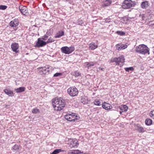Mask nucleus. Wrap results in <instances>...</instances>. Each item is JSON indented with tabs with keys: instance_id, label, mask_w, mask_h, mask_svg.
Wrapping results in <instances>:
<instances>
[{
	"instance_id": "nucleus-47",
	"label": "nucleus",
	"mask_w": 154,
	"mask_h": 154,
	"mask_svg": "<svg viewBox=\"0 0 154 154\" xmlns=\"http://www.w3.org/2000/svg\"><path fill=\"white\" fill-rule=\"evenodd\" d=\"M103 69L102 68L101 69L102 70Z\"/></svg>"
},
{
	"instance_id": "nucleus-24",
	"label": "nucleus",
	"mask_w": 154,
	"mask_h": 154,
	"mask_svg": "<svg viewBox=\"0 0 154 154\" xmlns=\"http://www.w3.org/2000/svg\"><path fill=\"white\" fill-rule=\"evenodd\" d=\"M63 151L61 149H55L51 154H57L60 152Z\"/></svg>"
},
{
	"instance_id": "nucleus-9",
	"label": "nucleus",
	"mask_w": 154,
	"mask_h": 154,
	"mask_svg": "<svg viewBox=\"0 0 154 154\" xmlns=\"http://www.w3.org/2000/svg\"><path fill=\"white\" fill-rule=\"evenodd\" d=\"M19 23L18 19H15L10 22L9 25L11 27H15L19 25Z\"/></svg>"
},
{
	"instance_id": "nucleus-31",
	"label": "nucleus",
	"mask_w": 154,
	"mask_h": 154,
	"mask_svg": "<svg viewBox=\"0 0 154 154\" xmlns=\"http://www.w3.org/2000/svg\"><path fill=\"white\" fill-rule=\"evenodd\" d=\"M73 75L75 76V77H77L80 76L81 73L79 72H78V71H75L74 72Z\"/></svg>"
},
{
	"instance_id": "nucleus-19",
	"label": "nucleus",
	"mask_w": 154,
	"mask_h": 154,
	"mask_svg": "<svg viewBox=\"0 0 154 154\" xmlns=\"http://www.w3.org/2000/svg\"><path fill=\"white\" fill-rule=\"evenodd\" d=\"M25 89L24 87H20L18 88H15V91L17 93H20L24 91L25 90Z\"/></svg>"
},
{
	"instance_id": "nucleus-43",
	"label": "nucleus",
	"mask_w": 154,
	"mask_h": 154,
	"mask_svg": "<svg viewBox=\"0 0 154 154\" xmlns=\"http://www.w3.org/2000/svg\"><path fill=\"white\" fill-rule=\"evenodd\" d=\"M105 21L106 23H109V22H110V19H108V18L106 19H105Z\"/></svg>"
},
{
	"instance_id": "nucleus-2",
	"label": "nucleus",
	"mask_w": 154,
	"mask_h": 154,
	"mask_svg": "<svg viewBox=\"0 0 154 154\" xmlns=\"http://www.w3.org/2000/svg\"><path fill=\"white\" fill-rule=\"evenodd\" d=\"M135 51L137 53L142 54L145 55L147 54H149V49L147 46L144 44L140 45L137 46Z\"/></svg>"
},
{
	"instance_id": "nucleus-11",
	"label": "nucleus",
	"mask_w": 154,
	"mask_h": 154,
	"mask_svg": "<svg viewBox=\"0 0 154 154\" xmlns=\"http://www.w3.org/2000/svg\"><path fill=\"white\" fill-rule=\"evenodd\" d=\"M78 144V141L75 139H72L70 141L69 146L70 147H77Z\"/></svg>"
},
{
	"instance_id": "nucleus-45",
	"label": "nucleus",
	"mask_w": 154,
	"mask_h": 154,
	"mask_svg": "<svg viewBox=\"0 0 154 154\" xmlns=\"http://www.w3.org/2000/svg\"><path fill=\"white\" fill-rule=\"evenodd\" d=\"M74 153H75L74 151L73 150L70 152H69V154H74Z\"/></svg>"
},
{
	"instance_id": "nucleus-6",
	"label": "nucleus",
	"mask_w": 154,
	"mask_h": 154,
	"mask_svg": "<svg viewBox=\"0 0 154 154\" xmlns=\"http://www.w3.org/2000/svg\"><path fill=\"white\" fill-rule=\"evenodd\" d=\"M68 93L69 95L72 97L76 96L78 93V90L75 87H71L67 90Z\"/></svg>"
},
{
	"instance_id": "nucleus-33",
	"label": "nucleus",
	"mask_w": 154,
	"mask_h": 154,
	"mask_svg": "<svg viewBox=\"0 0 154 154\" xmlns=\"http://www.w3.org/2000/svg\"><path fill=\"white\" fill-rule=\"evenodd\" d=\"M39 112V109H34L32 110V112L33 113L36 114Z\"/></svg>"
},
{
	"instance_id": "nucleus-20",
	"label": "nucleus",
	"mask_w": 154,
	"mask_h": 154,
	"mask_svg": "<svg viewBox=\"0 0 154 154\" xmlns=\"http://www.w3.org/2000/svg\"><path fill=\"white\" fill-rule=\"evenodd\" d=\"M119 108L120 110L122 111V112H126L127 111L128 107L127 106L124 105L122 106L119 107Z\"/></svg>"
},
{
	"instance_id": "nucleus-18",
	"label": "nucleus",
	"mask_w": 154,
	"mask_h": 154,
	"mask_svg": "<svg viewBox=\"0 0 154 154\" xmlns=\"http://www.w3.org/2000/svg\"><path fill=\"white\" fill-rule=\"evenodd\" d=\"M64 35V32L63 31H59L54 36L55 38H59Z\"/></svg>"
},
{
	"instance_id": "nucleus-37",
	"label": "nucleus",
	"mask_w": 154,
	"mask_h": 154,
	"mask_svg": "<svg viewBox=\"0 0 154 154\" xmlns=\"http://www.w3.org/2000/svg\"><path fill=\"white\" fill-rule=\"evenodd\" d=\"M150 116L151 117L154 119V110L150 112Z\"/></svg>"
},
{
	"instance_id": "nucleus-26",
	"label": "nucleus",
	"mask_w": 154,
	"mask_h": 154,
	"mask_svg": "<svg viewBox=\"0 0 154 154\" xmlns=\"http://www.w3.org/2000/svg\"><path fill=\"white\" fill-rule=\"evenodd\" d=\"M87 65V67L89 69L91 66H93L94 65V63L93 62H86Z\"/></svg>"
},
{
	"instance_id": "nucleus-1",
	"label": "nucleus",
	"mask_w": 154,
	"mask_h": 154,
	"mask_svg": "<svg viewBox=\"0 0 154 154\" xmlns=\"http://www.w3.org/2000/svg\"><path fill=\"white\" fill-rule=\"evenodd\" d=\"M53 106L55 110L60 111L65 106V102L61 98H55L52 100Z\"/></svg>"
},
{
	"instance_id": "nucleus-25",
	"label": "nucleus",
	"mask_w": 154,
	"mask_h": 154,
	"mask_svg": "<svg viewBox=\"0 0 154 154\" xmlns=\"http://www.w3.org/2000/svg\"><path fill=\"white\" fill-rule=\"evenodd\" d=\"M112 1L111 0H106L104 2V5L106 6L109 5L111 4Z\"/></svg>"
},
{
	"instance_id": "nucleus-41",
	"label": "nucleus",
	"mask_w": 154,
	"mask_h": 154,
	"mask_svg": "<svg viewBox=\"0 0 154 154\" xmlns=\"http://www.w3.org/2000/svg\"><path fill=\"white\" fill-rule=\"evenodd\" d=\"M74 151L75 152L74 154H79L81 153V152H80V151L79 150H74Z\"/></svg>"
},
{
	"instance_id": "nucleus-3",
	"label": "nucleus",
	"mask_w": 154,
	"mask_h": 154,
	"mask_svg": "<svg viewBox=\"0 0 154 154\" xmlns=\"http://www.w3.org/2000/svg\"><path fill=\"white\" fill-rule=\"evenodd\" d=\"M136 5L135 1L131 0H125L122 4V8L124 9H128L134 7Z\"/></svg>"
},
{
	"instance_id": "nucleus-4",
	"label": "nucleus",
	"mask_w": 154,
	"mask_h": 154,
	"mask_svg": "<svg viewBox=\"0 0 154 154\" xmlns=\"http://www.w3.org/2000/svg\"><path fill=\"white\" fill-rule=\"evenodd\" d=\"M74 46L71 45L70 47L64 46L61 48V52L66 54H69L72 53L75 50Z\"/></svg>"
},
{
	"instance_id": "nucleus-10",
	"label": "nucleus",
	"mask_w": 154,
	"mask_h": 154,
	"mask_svg": "<svg viewBox=\"0 0 154 154\" xmlns=\"http://www.w3.org/2000/svg\"><path fill=\"white\" fill-rule=\"evenodd\" d=\"M19 9L20 12L24 15H25L28 12L27 8L25 6H20Z\"/></svg>"
},
{
	"instance_id": "nucleus-13",
	"label": "nucleus",
	"mask_w": 154,
	"mask_h": 154,
	"mask_svg": "<svg viewBox=\"0 0 154 154\" xmlns=\"http://www.w3.org/2000/svg\"><path fill=\"white\" fill-rule=\"evenodd\" d=\"M3 91L6 94L10 97L13 96H14V94L13 91L10 90L9 88L5 89H4Z\"/></svg>"
},
{
	"instance_id": "nucleus-22",
	"label": "nucleus",
	"mask_w": 154,
	"mask_h": 154,
	"mask_svg": "<svg viewBox=\"0 0 154 154\" xmlns=\"http://www.w3.org/2000/svg\"><path fill=\"white\" fill-rule=\"evenodd\" d=\"M49 66H45L42 67V71L43 72V73L45 74H47V73L46 72H48L50 70H49Z\"/></svg>"
},
{
	"instance_id": "nucleus-21",
	"label": "nucleus",
	"mask_w": 154,
	"mask_h": 154,
	"mask_svg": "<svg viewBox=\"0 0 154 154\" xmlns=\"http://www.w3.org/2000/svg\"><path fill=\"white\" fill-rule=\"evenodd\" d=\"M89 48L91 50H94L97 48V45H94V43L92 42L89 45Z\"/></svg>"
},
{
	"instance_id": "nucleus-16",
	"label": "nucleus",
	"mask_w": 154,
	"mask_h": 154,
	"mask_svg": "<svg viewBox=\"0 0 154 154\" xmlns=\"http://www.w3.org/2000/svg\"><path fill=\"white\" fill-rule=\"evenodd\" d=\"M149 5V4L148 1H145L142 2L140 6L143 9H146L147 8Z\"/></svg>"
},
{
	"instance_id": "nucleus-36",
	"label": "nucleus",
	"mask_w": 154,
	"mask_h": 154,
	"mask_svg": "<svg viewBox=\"0 0 154 154\" xmlns=\"http://www.w3.org/2000/svg\"><path fill=\"white\" fill-rule=\"evenodd\" d=\"M62 73L61 72H57L54 75V77H58L62 75Z\"/></svg>"
},
{
	"instance_id": "nucleus-42",
	"label": "nucleus",
	"mask_w": 154,
	"mask_h": 154,
	"mask_svg": "<svg viewBox=\"0 0 154 154\" xmlns=\"http://www.w3.org/2000/svg\"><path fill=\"white\" fill-rule=\"evenodd\" d=\"M116 47L117 49L119 50H121L120 46V45L119 44L116 45Z\"/></svg>"
},
{
	"instance_id": "nucleus-46",
	"label": "nucleus",
	"mask_w": 154,
	"mask_h": 154,
	"mask_svg": "<svg viewBox=\"0 0 154 154\" xmlns=\"http://www.w3.org/2000/svg\"><path fill=\"white\" fill-rule=\"evenodd\" d=\"M122 111H120V112H119L120 114L121 115V114H122Z\"/></svg>"
},
{
	"instance_id": "nucleus-34",
	"label": "nucleus",
	"mask_w": 154,
	"mask_h": 154,
	"mask_svg": "<svg viewBox=\"0 0 154 154\" xmlns=\"http://www.w3.org/2000/svg\"><path fill=\"white\" fill-rule=\"evenodd\" d=\"M7 7L5 5H0V10H5L7 8Z\"/></svg>"
},
{
	"instance_id": "nucleus-29",
	"label": "nucleus",
	"mask_w": 154,
	"mask_h": 154,
	"mask_svg": "<svg viewBox=\"0 0 154 154\" xmlns=\"http://www.w3.org/2000/svg\"><path fill=\"white\" fill-rule=\"evenodd\" d=\"M19 149V146L15 144L13 146L11 149L15 151H18Z\"/></svg>"
},
{
	"instance_id": "nucleus-15",
	"label": "nucleus",
	"mask_w": 154,
	"mask_h": 154,
	"mask_svg": "<svg viewBox=\"0 0 154 154\" xmlns=\"http://www.w3.org/2000/svg\"><path fill=\"white\" fill-rule=\"evenodd\" d=\"M136 130L139 133H143L145 132L146 131V129L138 125L136 126Z\"/></svg>"
},
{
	"instance_id": "nucleus-5",
	"label": "nucleus",
	"mask_w": 154,
	"mask_h": 154,
	"mask_svg": "<svg viewBox=\"0 0 154 154\" xmlns=\"http://www.w3.org/2000/svg\"><path fill=\"white\" fill-rule=\"evenodd\" d=\"M125 62V58L124 57L122 56L118 57L112 58L110 60L111 63H116V65H119L120 63L122 64Z\"/></svg>"
},
{
	"instance_id": "nucleus-39",
	"label": "nucleus",
	"mask_w": 154,
	"mask_h": 154,
	"mask_svg": "<svg viewBox=\"0 0 154 154\" xmlns=\"http://www.w3.org/2000/svg\"><path fill=\"white\" fill-rule=\"evenodd\" d=\"M48 36H47V35H45L41 38L43 40H46L48 39Z\"/></svg>"
},
{
	"instance_id": "nucleus-32",
	"label": "nucleus",
	"mask_w": 154,
	"mask_h": 154,
	"mask_svg": "<svg viewBox=\"0 0 154 154\" xmlns=\"http://www.w3.org/2000/svg\"><path fill=\"white\" fill-rule=\"evenodd\" d=\"M54 41V39L52 38L51 37H50L48 38V41L46 42V43L47 44L49 43H51L53 42Z\"/></svg>"
},
{
	"instance_id": "nucleus-14",
	"label": "nucleus",
	"mask_w": 154,
	"mask_h": 154,
	"mask_svg": "<svg viewBox=\"0 0 154 154\" xmlns=\"http://www.w3.org/2000/svg\"><path fill=\"white\" fill-rule=\"evenodd\" d=\"M102 106L103 109L106 110H110L112 108L110 104L106 102H104L102 104Z\"/></svg>"
},
{
	"instance_id": "nucleus-44",
	"label": "nucleus",
	"mask_w": 154,
	"mask_h": 154,
	"mask_svg": "<svg viewBox=\"0 0 154 154\" xmlns=\"http://www.w3.org/2000/svg\"><path fill=\"white\" fill-rule=\"evenodd\" d=\"M46 35H47V36H50L51 35V33L50 32H48L47 31L46 33Z\"/></svg>"
},
{
	"instance_id": "nucleus-17",
	"label": "nucleus",
	"mask_w": 154,
	"mask_h": 154,
	"mask_svg": "<svg viewBox=\"0 0 154 154\" xmlns=\"http://www.w3.org/2000/svg\"><path fill=\"white\" fill-rule=\"evenodd\" d=\"M81 101L83 104H85L88 103L89 100L87 97L84 96L82 97Z\"/></svg>"
},
{
	"instance_id": "nucleus-23",
	"label": "nucleus",
	"mask_w": 154,
	"mask_h": 154,
	"mask_svg": "<svg viewBox=\"0 0 154 154\" xmlns=\"http://www.w3.org/2000/svg\"><path fill=\"white\" fill-rule=\"evenodd\" d=\"M152 122V120L149 119H146L145 121V124L148 126L151 125Z\"/></svg>"
},
{
	"instance_id": "nucleus-7",
	"label": "nucleus",
	"mask_w": 154,
	"mask_h": 154,
	"mask_svg": "<svg viewBox=\"0 0 154 154\" xmlns=\"http://www.w3.org/2000/svg\"><path fill=\"white\" fill-rule=\"evenodd\" d=\"M46 45V43L45 42L42 40L41 38H39L38 39V41L36 42V45H35V47L40 48Z\"/></svg>"
},
{
	"instance_id": "nucleus-8",
	"label": "nucleus",
	"mask_w": 154,
	"mask_h": 154,
	"mask_svg": "<svg viewBox=\"0 0 154 154\" xmlns=\"http://www.w3.org/2000/svg\"><path fill=\"white\" fill-rule=\"evenodd\" d=\"M19 47L18 44L16 42H14L11 45V48L12 51L17 53L18 51L17 50Z\"/></svg>"
},
{
	"instance_id": "nucleus-40",
	"label": "nucleus",
	"mask_w": 154,
	"mask_h": 154,
	"mask_svg": "<svg viewBox=\"0 0 154 154\" xmlns=\"http://www.w3.org/2000/svg\"><path fill=\"white\" fill-rule=\"evenodd\" d=\"M78 24L80 25H82L83 23V21L82 20L79 19L78 20Z\"/></svg>"
},
{
	"instance_id": "nucleus-27",
	"label": "nucleus",
	"mask_w": 154,
	"mask_h": 154,
	"mask_svg": "<svg viewBox=\"0 0 154 154\" xmlns=\"http://www.w3.org/2000/svg\"><path fill=\"white\" fill-rule=\"evenodd\" d=\"M94 105L97 106H100L101 105V102L98 99H96L94 100L93 102Z\"/></svg>"
},
{
	"instance_id": "nucleus-28",
	"label": "nucleus",
	"mask_w": 154,
	"mask_h": 154,
	"mask_svg": "<svg viewBox=\"0 0 154 154\" xmlns=\"http://www.w3.org/2000/svg\"><path fill=\"white\" fill-rule=\"evenodd\" d=\"M116 33L118 35H119L120 36H123L125 35V32H124L120 31H117L116 32Z\"/></svg>"
},
{
	"instance_id": "nucleus-35",
	"label": "nucleus",
	"mask_w": 154,
	"mask_h": 154,
	"mask_svg": "<svg viewBox=\"0 0 154 154\" xmlns=\"http://www.w3.org/2000/svg\"><path fill=\"white\" fill-rule=\"evenodd\" d=\"M73 117H74V121H73L74 122L78 120L80 118L79 116H78L77 115H75L74 113H73Z\"/></svg>"
},
{
	"instance_id": "nucleus-12",
	"label": "nucleus",
	"mask_w": 154,
	"mask_h": 154,
	"mask_svg": "<svg viewBox=\"0 0 154 154\" xmlns=\"http://www.w3.org/2000/svg\"><path fill=\"white\" fill-rule=\"evenodd\" d=\"M73 113H72V114H67L64 116V118L67 121L70 122L74 121V117H73Z\"/></svg>"
},
{
	"instance_id": "nucleus-30",
	"label": "nucleus",
	"mask_w": 154,
	"mask_h": 154,
	"mask_svg": "<svg viewBox=\"0 0 154 154\" xmlns=\"http://www.w3.org/2000/svg\"><path fill=\"white\" fill-rule=\"evenodd\" d=\"M125 69L126 71L129 72V71H133L134 70V68L132 67L125 68Z\"/></svg>"
},
{
	"instance_id": "nucleus-38",
	"label": "nucleus",
	"mask_w": 154,
	"mask_h": 154,
	"mask_svg": "<svg viewBox=\"0 0 154 154\" xmlns=\"http://www.w3.org/2000/svg\"><path fill=\"white\" fill-rule=\"evenodd\" d=\"M127 47V45H122L120 46L121 50L125 49V48H126Z\"/></svg>"
}]
</instances>
